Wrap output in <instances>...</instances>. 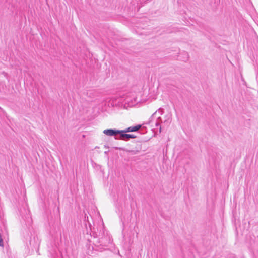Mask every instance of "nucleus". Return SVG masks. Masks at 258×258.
Here are the masks:
<instances>
[{
  "mask_svg": "<svg viewBox=\"0 0 258 258\" xmlns=\"http://www.w3.org/2000/svg\"><path fill=\"white\" fill-rule=\"evenodd\" d=\"M171 121V119L170 115L166 116L164 121H163L160 116H158L157 117L155 122V125L156 127L155 129L159 130V132L161 133L162 128L168 126Z\"/></svg>",
  "mask_w": 258,
  "mask_h": 258,
  "instance_id": "obj_1",
  "label": "nucleus"
},
{
  "mask_svg": "<svg viewBox=\"0 0 258 258\" xmlns=\"http://www.w3.org/2000/svg\"><path fill=\"white\" fill-rule=\"evenodd\" d=\"M111 242V238L107 234L106 236L100 238L97 240L95 243L96 246H101L102 247H107Z\"/></svg>",
  "mask_w": 258,
  "mask_h": 258,
  "instance_id": "obj_2",
  "label": "nucleus"
},
{
  "mask_svg": "<svg viewBox=\"0 0 258 258\" xmlns=\"http://www.w3.org/2000/svg\"><path fill=\"white\" fill-rule=\"evenodd\" d=\"M127 132L125 130H119V132L118 134H119L120 137L118 138L115 137V139H120V140H123L124 141H128L129 140L128 139V134H126Z\"/></svg>",
  "mask_w": 258,
  "mask_h": 258,
  "instance_id": "obj_3",
  "label": "nucleus"
},
{
  "mask_svg": "<svg viewBox=\"0 0 258 258\" xmlns=\"http://www.w3.org/2000/svg\"><path fill=\"white\" fill-rule=\"evenodd\" d=\"M103 133L109 136H115L119 132L118 130L116 129H106L103 131Z\"/></svg>",
  "mask_w": 258,
  "mask_h": 258,
  "instance_id": "obj_4",
  "label": "nucleus"
},
{
  "mask_svg": "<svg viewBox=\"0 0 258 258\" xmlns=\"http://www.w3.org/2000/svg\"><path fill=\"white\" fill-rule=\"evenodd\" d=\"M163 109L162 108H159L157 111H156L155 113H154L150 117V120L149 121V123H152V120L154 119V117H155L157 113H159L160 115H162L163 113Z\"/></svg>",
  "mask_w": 258,
  "mask_h": 258,
  "instance_id": "obj_5",
  "label": "nucleus"
},
{
  "mask_svg": "<svg viewBox=\"0 0 258 258\" xmlns=\"http://www.w3.org/2000/svg\"><path fill=\"white\" fill-rule=\"evenodd\" d=\"M141 127V125H138L135 126H130L125 129L127 132H136Z\"/></svg>",
  "mask_w": 258,
  "mask_h": 258,
  "instance_id": "obj_6",
  "label": "nucleus"
},
{
  "mask_svg": "<svg viewBox=\"0 0 258 258\" xmlns=\"http://www.w3.org/2000/svg\"><path fill=\"white\" fill-rule=\"evenodd\" d=\"M128 139H130V138H136V136H135L133 134H128Z\"/></svg>",
  "mask_w": 258,
  "mask_h": 258,
  "instance_id": "obj_7",
  "label": "nucleus"
},
{
  "mask_svg": "<svg viewBox=\"0 0 258 258\" xmlns=\"http://www.w3.org/2000/svg\"><path fill=\"white\" fill-rule=\"evenodd\" d=\"M185 55H186V59L184 60V61L187 60L188 59V54L187 53H185Z\"/></svg>",
  "mask_w": 258,
  "mask_h": 258,
  "instance_id": "obj_8",
  "label": "nucleus"
}]
</instances>
